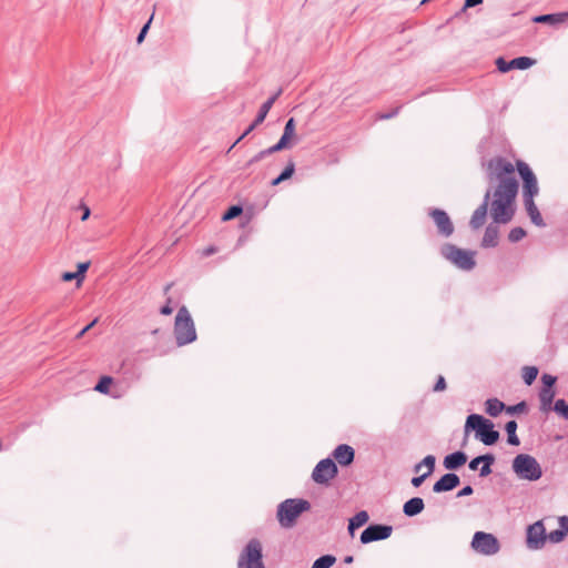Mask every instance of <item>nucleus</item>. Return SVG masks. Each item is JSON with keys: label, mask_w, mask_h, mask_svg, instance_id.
<instances>
[{"label": "nucleus", "mask_w": 568, "mask_h": 568, "mask_svg": "<svg viewBox=\"0 0 568 568\" xmlns=\"http://www.w3.org/2000/svg\"><path fill=\"white\" fill-rule=\"evenodd\" d=\"M517 193L518 181L516 179H505L497 184L494 191L487 190L481 204L470 217L469 226L473 230H478L485 224L489 205L494 223H509L515 215L514 202Z\"/></svg>", "instance_id": "obj_1"}, {"label": "nucleus", "mask_w": 568, "mask_h": 568, "mask_svg": "<svg viewBox=\"0 0 568 568\" xmlns=\"http://www.w3.org/2000/svg\"><path fill=\"white\" fill-rule=\"evenodd\" d=\"M311 509V503L302 498H287L277 506L276 517L283 528L295 526L297 518Z\"/></svg>", "instance_id": "obj_2"}, {"label": "nucleus", "mask_w": 568, "mask_h": 568, "mask_svg": "<svg viewBox=\"0 0 568 568\" xmlns=\"http://www.w3.org/2000/svg\"><path fill=\"white\" fill-rule=\"evenodd\" d=\"M174 336L179 346H184L196 339L194 322L185 306H182L175 316Z\"/></svg>", "instance_id": "obj_3"}, {"label": "nucleus", "mask_w": 568, "mask_h": 568, "mask_svg": "<svg viewBox=\"0 0 568 568\" xmlns=\"http://www.w3.org/2000/svg\"><path fill=\"white\" fill-rule=\"evenodd\" d=\"M440 255L464 271H470L476 265L475 252L459 248L452 243H445L440 246Z\"/></svg>", "instance_id": "obj_4"}, {"label": "nucleus", "mask_w": 568, "mask_h": 568, "mask_svg": "<svg viewBox=\"0 0 568 568\" xmlns=\"http://www.w3.org/2000/svg\"><path fill=\"white\" fill-rule=\"evenodd\" d=\"M513 470L520 478L536 481L542 476V469L537 459L528 454H518L513 460Z\"/></svg>", "instance_id": "obj_5"}, {"label": "nucleus", "mask_w": 568, "mask_h": 568, "mask_svg": "<svg viewBox=\"0 0 568 568\" xmlns=\"http://www.w3.org/2000/svg\"><path fill=\"white\" fill-rule=\"evenodd\" d=\"M237 568H265L263 562V547L258 539L252 538L241 551Z\"/></svg>", "instance_id": "obj_6"}, {"label": "nucleus", "mask_w": 568, "mask_h": 568, "mask_svg": "<svg viewBox=\"0 0 568 568\" xmlns=\"http://www.w3.org/2000/svg\"><path fill=\"white\" fill-rule=\"evenodd\" d=\"M515 166L503 156L490 159L487 163V175L489 181L497 180L500 183L505 179H516L513 173Z\"/></svg>", "instance_id": "obj_7"}, {"label": "nucleus", "mask_w": 568, "mask_h": 568, "mask_svg": "<svg viewBox=\"0 0 568 568\" xmlns=\"http://www.w3.org/2000/svg\"><path fill=\"white\" fill-rule=\"evenodd\" d=\"M471 547L479 554L490 556L498 552L499 542L494 535L484 531H477L473 537Z\"/></svg>", "instance_id": "obj_8"}, {"label": "nucleus", "mask_w": 568, "mask_h": 568, "mask_svg": "<svg viewBox=\"0 0 568 568\" xmlns=\"http://www.w3.org/2000/svg\"><path fill=\"white\" fill-rule=\"evenodd\" d=\"M338 473L332 458H324L317 463L312 473V479L320 485H327Z\"/></svg>", "instance_id": "obj_9"}, {"label": "nucleus", "mask_w": 568, "mask_h": 568, "mask_svg": "<svg viewBox=\"0 0 568 568\" xmlns=\"http://www.w3.org/2000/svg\"><path fill=\"white\" fill-rule=\"evenodd\" d=\"M393 527L383 524H372L361 534V542L366 545L373 541L384 540L390 537Z\"/></svg>", "instance_id": "obj_10"}, {"label": "nucleus", "mask_w": 568, "mask_h": 568, "mask_svg": "<svg viewBox=\"0 0 568 568\" xmlns=\"http://www.w3.org/2000/svg\"><path fill=\"white\" fill-rule=\"evenodd\" d=\"M428 215L433 219L439 235L449 237L454 233V224L446 211L434 207L428 210Z\"/></svg>", "instance_id": "obj_11"}, {"label": "nucleus", "mask_w": 568, "mask_h": 568, "mask_svg": "<svg viewBox=\"0 0 568 568\" xmlns=\"http://www.w3.org/2000/svg\"><path fill=\"white\" fill-rule=\"evenodd\" d=\"M547 534L541 520L529 525L527 528V547L529 549H541L545 546Z\"/></svg>", "instance_id": "obj_12"}, {"label": "nucleus", "mask_w": 568, "mask_h": 568, "mask_svg": "<svg viewBox=\"0 0 568 568\" xmlns=\"http://www.w3.org/2000/svg\"><path fill=\"white\" fill-rule=\"evenodd\" d=\"M557 378L549 374H544L541 376L542 387L539 392V400H540V408L542 410H549L551 408V404L555 397V390L554 385L556 383Z\"/></svg>", "instance_id": "obj_13"}, {"label": "nucleus", "mask_w": 568, "mask_h": 568, "mask_svg": "<svg viewBox=\"0 0 568 568\" xmlns=\"http://www.w3.org/2000/svg\"><path fill=\"white\" fill-rule=\"evenodd\" d=\"M535 62L536 61L529 57H518L510 61H506L503 57H499L495 63L499 72L506 73L514 69L527 70L534 65Z\"/></svg>", "instance_id": "obj_14"}, {"label": "nucleus", "mask_w": 568, "mask_h": 568, "mask_svg": "<svg viewBox=\"0 0 568 568\" xmlns=\"http://www.w3.org/2000/svg\"><path fill=\"white\" fill-rule=\"evenodd\" d=\"M460 479L455 473H447L443 475L433 486V491L436 494L450 491L459 486Z\"/></svg>", "instance_id": "obj_15"}, {"label": "nucleus", "mask_w": 568, "mask_h": 568, "mask_svg": "<svg viewBox=\"0 0 568 568\" xmlns=\"http://www.w3.org/2000/svg\"><path fill=\"white\" fill-rule=\"evenodd\" d=\"M332 455L341 466H348L354 462L355 450L347 444H341L333 450Z\"/></svg>", "instance_id": "obj_16"}, {"label": "nucleus", "mask_w": 568, "mask_h": 568, "mask_svg": "<svg viewBox=\"0 0 568 568\" xmlns=\"http://www.w3.org/2000/svg\"><path fill=\"white\" fill-rule=\"evenodd\" d=\"M487 423H489V419L484 416L470 414L466 419L465 432L467 434L469 430H474L476 438H479V434H481L484 427H487Z\"/></svg>", "instance_id": "obj_17"}, {"label": "nucleus", "mask_w": 568, "mask_h": 568, "mask_svg": "<svg viewBox=\"0 0 568 568\" xmlns=\"http://www.w3.org/2000/svg\"><path fill=\"white\" fill-rule=\"evenodd\" d=\"M499 240V227L498 224L494 223V221L488 224L485 230L481 246L484 248L496 247L498 245Z\"/></svg>", "instance_id": "obj_18"}, {"label": "nucleus", "mask_w": 568, "mask_h": 568, "mask_svg": "<svg viewBox=\"0 0 568 568\" xmlns=\"http://www.w3.org/2000/svg\"><path fill=\"white\" fill-rule=\"evenodd\" d=\"M467 462V455L462 452V450H457V452H454L449 455H447L445 458H444V467L448 470H455V469H458L459 467H462L464 464H466Z\"/></svg>", "instance_id": "obj_19"}, {"label": "nucleus", "mask_w": 568, "mask_h": 568, "mask_svg": "<svg viewBox=\"0 0 568 568\" xmlns=\"http://www.w3.org/2000/svg\"><path fill=\"white\" fill-rule=\"evenodd\" d=\"M425 508L423 498L413 497L408 499L403 506V513L407 517H414L420 514Z\"/></svg>", "instance_id": "obj_20"}, {"label": "nucleus", "mask_w": 568, "mask_h": 568, "mask_svg": "<svg viewBox=\"0 0 568 568\" xmlns=\"http://www.w3.org/2000/svg\"><path fill=\"white\" fill-rule=\"evenodd\" d=\"M568 535V517L561 516L559 518V528L550 531L547 535V539L554 544L562 541Z\"/></svg>", "instance_id": "obj_21"}, {"label": "nucleus", "mask_w": 568, "mask_h": 568, "mask_svg": "<svg viewBox=\"0 0 568 568\" xmlns=\"http://www.w3.org/2000/svg\"><path fill=\"white\" fill-rule=\"evenodd\" d=\"M494 427V423L489 419V423H487V427H484L481 434H479L478 439L484 445L491 446L498 442L499 432H497Z\"/></svg>", "instance_id": "obj_22"}, {"label": "nucleus", "mask_w": 568, "mask_h": 568, "mask_svg": "<svg viewBox=\"0 0 568 568\" xmlns=\"http://www.w3.org/2000/svg\"><path fill=\"white\" fill-rule=\"evenodd\" d=\"M524 204L527 211V214L529 215L531 222L539 227L545 226V222L542 220V216L537 207V205L534 202V199H525Z\"/></svg>", "instance_id": "obj_23"}, {"label": "nucleus", "mask_w": 568, "mask_h": 568, "mask_svg": "<svg viewBox=\"0 0 568 568\" xmlns=\"http://www.w3.org/2000/svg\"><path fill=\"white\" fill-rule=\"evenodd\" d=\"M369 519V516L366 510H361L356 513L352 518L348 520V532L353 536L354 531L358 529L359 527L364 526Z\"/></svg>", "instance_id": "obj_24"}, {"label": "nucleus", "mask_w": 568, "mask_h": 568, "mask_svg": "<svg viewBox=\"0 0 568 568\" xmlns=\"http://www.w3.org/2000/svg\"><path fill=\"white\" fill-rule=\"evenodd\" d=\"M505 408L506 405L498 398H488L485 402V410L491 417L498 416Z\"/></svg>", "instance_id": "obj_25"}, {"label": "nucleus", "mask_w": 568, "mask_h": 568, "mask_svg": "<svg viewBox=\"0 0 568 568\" xmlns=\"http://www.w3.org/2000/svg\"><path fill=\"white\" fill-rule=\"evenodd\" d=\"M524 190H523V197L525 199H534L535 195L538 194V184L536 176L523 182Z\"/></svg>", "instance_id": "obj_26"}, {"label": "nucleus", "mask_w": 568, "mask_h": 568, "mask_svg": "<svg viewBox=\"0 0 568 568\" xmlns=\"http://www.w3.org/2000/svg\"><path fill=\"white\" fill-rule=\"evenodd\" d=\"M517 427L518 425L516 420H509L505 425V430L507 433V442L511 446H518L520 444V440L516 434Z\"/></svg>", "instance_id": "obj_27"}, {"label": "nucleus", "mask_w": 568, "mask_h": 568, "mask_svg": "<svg viewBox=\"0 0 568 568\" xmlns=\"http://www.w3.org/2000/svg\"><path fill=\"white\" fill-rule=\"evenodd\" d=\"M335 562V556L323 555L313 562L312 568H331Z\"/></svg>", "instance_id": "obj_28"}, {"label": "nucleus", "mask_w": 568, "mask_h": 568, "mask_svg": "<svg viewBox=\"0 0 568 568\" xmlns=\"http://www.w3.org/2000/svg\"><path fill=\"white\" fill-rule=\"evenodd\" d=\"M538 375V368L536 366H524L523 367V379L526 385H531Z\"/></svg>", "instance_id": "obj_29"}, {"label": "nucleus", "mask_w": 568, "mask_h": 568, "mask_svg": "<svg viewBox=\"0 0 568 568\" xmlns=\"http://www.w3.org/2000/svg\"><path fill=\"white\" fill-rule=\"evenodd\" d=\"M495 463V456L493 454H486V458L483 463V466L479 469L480 477H487L491 474V465Z\"/></svg>", "instance_id": "obj_30"}, {"label": "nucleus", "mask_w": 568, "mask_h": 568, "mask_svg": "<svg viewBox=\"0 0 568 568\" xmlns=\"http://www.w3.org/2000/svg\"><path fill=\"white\" fill-rule=\"evenodd\" d=\"M113 378L111 376H102L97 385L94 386V390L101 394H108L110 385L112 384Z\"/></svg>", "instance_id": "obj_31"}, {"label": "nucleus", "mask_w": 568, "mask_h": 568, "mask_svg": "<svg viewBox=\"0 0 568 568\" xmlns=\"http://www.w3.org/2000/svg\"><path fill=\"white\" fill-rule=\"evenodd\" d=\"M517 170H518V173L520 174L521 179H523V182L531 179L535 176L534 172L531 171V169L529 168V165L523 161H518L517 162Z\"/></svg>", "instance_id": "obj_32"}, {"label": "nucleus", "mask_w": 568, "mask_h": 568, "mask_svg": "<svg viewBox=\"0 0 568 568\" xmlns=\"http://www.w3.org/2000/svg\"><path fill=\"white\" fill-rule=\"evenodd\" d=\"M291 139H292V136L282 134L278 142L276 144H274L273 146H270L271 151L273 153H275V152L282 151L284 149L291 148V144H290Z\"/></svg>", "instance_id": "obj_33"}, {"label": "nucleus", "mask_w": 568, "mask_h": 568, "mask_svg": "<svg viewBox=\"0 0 568 568\" xmlns=\"http://www.w3.org/2000/svg\"><path fill=\"white\" fill-rule=\"evenodd\" d=\"M242 212H243V207L241 205H232L224 212L222 220L223 221L233 220V219L237 217L239 215H241Z\"/></svg>", "instance_id": "obj_34"}, {"label": "nucleus", "mask_w": 568, "mask_h": 568, "mask_svg": "<svg viewBox=\"0 0 568 568\" xmlns=\"http://www.w3.org/2000/svg\"><path fill=\"white\" fill-rule=\"evenodd\" d=\"M272 106L273 105H271V101H265L261 105V108H260V110L257 112V115H256V118L254 120L255 124H261L265 120V118H266L267 113L270 112V110L272 109Z\"/></svg>", "instance_id": "obj_35"}, {"label": "nucleus", "mask_w": 568, "mask_h": 568, "mask_svg": "<svg viewBox=\"0 0 568 568\" xmlns=\"http://www.w3.org/2000/svg\"><path fill=\"white\" fill-rule=\"evenodd\" d=\"M525 236H526V231L520 226H516L510 230V232L508 234V240L511 243H517V242L521 241Z\"/></svg>", "instance_id": "obj_36"}, {"label": "nucleus", "mask_w": 568, "mask_h": 568, "mask_svg": "<svg viewBox=\"0 0 568 568\" xmlns=\"http://www.w3.org/2000/svg\"><path fill=\"white\" fill-rule=\"evenodd\" d=\"M554 410L568 420V404L565 399H557L554 405Z\"/></svg>", "instance_id": "obj_37"}, {"label": "nucleus", "mask_w": 568, "mask_h": 568, "mask_svg": "<svg viewBox=\"0 0 568 568\" xmlns=\"http://www.w3.org/2000/svg\"><path fill=\"white\" fill-rule=\"evenodd\" d=\"M505 410L507 414H510V415L524 413L527 410V404H526V402L523 400V402L517 403L516 405L506 406Z\"/></svg>", "instance_id": "obj_38"}, {"label": "nucleus", "mask_w": 568, "mask_h": 568, "mask_svg": "<svg viewBox=\"0 0 568 568\" xmlns=\"http://www.w3.org/2000/svg\"><path fill=\"white\" fill-rule=\"evenodd\" d=\"M271 154H273V152L271 151L270 148L262 150L248 160V162L246 163V166H251L254 163L260 162L261 160H263L264 158H266L267 155H271Z\"/></svg>", "instance_id": "obj_39"}, {"label": "nucleus", "mask_w": 568, "mask_h": 568, "mask_svg": "<svg viewBox=\"0 0 568 568\" xmlns=\"http://www.w3.org/2000/svg\"><path fill=\"white\" fill-rule=\"evenodd\" d=\"M295 172V163L290 160L285 169L280 174V180L286 181L288 180Z\"/></svg>", "instance_id": "obj_40"}, {"label": "nucleus", "mask_w": 568, "mask_h": 568, "mask_svg": "<svg viewBox=\"0 0 568 568\" xmlns=\"http://www.w3.org/2000/svg\"><path fill=\"white\" fill-rule=\"evenodd\" d=\"M561 14L550 13V14H541L536 17L535 22H558L561 21Z\"/></svg>", "instance_id": "obj_41"}, {"label": "nucleus", "mask_w": 568, "mask_h": 568, "mask_svg": "<svg viewBox=\"0 0 568 568\" xmlns=\"http://www.w3.org/2000/svg\"><path fill=\"white\" fill-rule=\"evenodd\" d=\"M420 463L423 466H426L428 468L426 473H429L430 475L434 470L436 458L433 455H427Z\"/></svg>", "instance_id": "obj_42"}, {"label": "nucleus", "mask_w": 568, "mask_h": 568, "mask_svg": "<svg viewBox=\"0 0 568 568\" xmlns=\"http://www.w3.org/2000/svg\"><path fill=\"white\" fill-rule=\"evenodd\" d=\"M283 134L290 135L292 138L294 136V134H295V120H294V118H290L286 121Z\"/></svg>", "instance_id": "obj_43"}, {"label": "nucleus", "mask_w": 568, "mask_h": 568, "mask_svg": "<svg viewBox=\"0 0 568 568\" xmlns=\"http://www.w3.org/2000/svg\"><path fill=\"white\" fill-rule=\"evenodd\" d=\"M400 109H402V105H398V106H396V108L392 109V110H390L389 112H387V113H379V114L377 115V119H378V120H388V119H393V118H395V116L399 113Z\"/></svg>", "instance_id": "obj_44"}, {"label": "nucleus", "mask_w": 568, "mask_h": 568, "mask_svg": "<svg viewBox=\"0 0 568 568\" xmlns=\"http://www.w3.org/2000/svg\"><path fill=\"white\" fill-rule=\"evenodd\" d=\"M486 458V454L485 455H480V456H477L475 458H473L469 464H468V467L470 470H477L478 469V466L479 464L484 463Z\"/></svg>", "instance_id": "obj_45"}, {"label": "nucleus", "mask_w": 568, "mask_h": 568, "mask_svg": "<svg viewBox=\"0 0 568 568\" xmlns=\"http://www.w3.org/2000/svg\"><path fill=\"white\" fill-rule=\"evenodd\" d=\"M151 21H152V17L149 19V21L140 30V32L138 34V38H136V42L138 43H141L143 41V39L145 38V34H146V32H148V30L150 28Z\"/></svg>", "instance_id": "obj_46"}, {"label": "nucleus", "mask_w": 568, "mask_h": 568, "mask_svg": "<svg viewBox=\"0 0 568 568\" xmlns=\"http://www.w3.org/2000/svg\"><path fill=\"white\" fill-rule=\"evenodd\" d=\"M258 124H255V121L243 132V134L233 143L229 151H231L241 140H243L246 135H248Z\"/></svg>", "instance_id": "obj_47"}, {"label": "nucleus", "mask_w": 568, "mask_h": 568, "mask_svg": "<svg viewBox=\"0 0 568 568\" xmlns=\"http://www.w3.org/2000/svg\"><path fill=\"white\" fill-rule=\"evenodd\" d=\"M62 280L64 282H70L72 280H77L78 282L82 281L81 276L78 275V272H65L62 274Z\"/></svg>", "instance_id": "obj_48"}, {"label": "nucleus", "mask_w": 568, "mask_h": 568, "mask_svg": "<svg viewBox=\"0 0 568 568\" xmlns=\"http://www.w3.org/2000/svg\"><path fill=\"white\" fill-rule=\"evenodd\" d=\"M445 389H446V381H445V378L442 375H439L437 381H436V383H435V385H434L433 390L434 392H443Z\"/></svg>", "instance_id": "obj_49"}, {"label": "nucleus", "mask_w": 568, "mask_h": 568, "mask_svg": "<svg viewBox=\"0 0 568 568\" xmlns=\"http://www.w3.org/2000/svg\"><path fill=\"white\" fill-rule=\"evenodd\" d=\"M429 476V473H424L423 475L420 476H416V477H413L410 483L414 487H419L424 480Z\"/></svg>", "instance_id": "obj_50"}, {"label": "nucleus", "mask_w": 568, "mask_h": 568, "mask_svg": "<svg viewBox=\"0 0 568 568\" xmlns=\"http://www.w3.org/2000/svg\"><path fill=\"white\" fill-rule=\"evenodd\" d=\"M89 266H90V262H83V263L78 264L77 272H78V275H80L82 280L84 278V274L88 271Z\"/></svg>", "instance_id": "obj_51"}, {"label": "nucleus", "mask_w": 568, "mask_h": 568, "mask_svg": "<svg viewBox=\"0 0 568 568\" xmlns=\"http://www.w3.org/2000/svg\"><path fill=\"white\" fill-rule=\"evenodd\" d=\"M173 312V307L171 306V298L169 297L168 298V302L165 305H163L161 308H160V313L162 315H171Z\"/></svg>", "instance_id": "obj_52"}, {"label": "nucleus", "mask_w": 568, "mask_h": 568, "mask_svg": "<svg viewBox=\"0 0 568 568\" xmlns=\"http://www.w3.org/2000/svg\"><path fill=\"white\" fill-rule=\"evenodd\" d=\"M98 322V318H94L92 322H90L87 326H84L78 334L77 338H81L88 331H90Z\"/></svg>", "instance_id": "obj_53"}, {"label": "nucleus", "mask_w": 568, "mask_h": 568, "mask_svg": "<svg viewBox=\"0 0 568 568\" xmlns=\"http://www.w3.org/2000/svg\"><path fill=\"white\" fill-rule=\"evenodd\" d=\"M473 493H474L473 487H471L470 485H467V486L463 487V488L457 493V497L470 496Z\"/></svg>", "instance_id": "obj_54"}, {"label": "nucleus", "mask_w": 568, "mask_h": 568, "mask_svg": "<svg viewBox=\"0 0 568 568\" xmlns=\"http://www.w3.org/2000/svg\"><path fill=\"white\" fill-rule=\"evenodd\" d=\"M483 1L484 0H465L464 6H463V10H467L469 8L479 6V4L483 3Z\"/></svg>", "instance_id": "obj_55"}, {"label": "nucleus", "mask_w": 568, "mask_h": 568, "mask_svg": "<svg viewBox=\"0 0 568 568\" xmlns=\"http://www.w3.org/2000/svg\"><path fill=\"white\" fill-rule=\"evenodd\" d=\"M80 209L83 211V214L81 216V221H87L89 219L90 214H91L90 207L82 203L80 205Z\"/></svg>", "instance_id": "obj_56"}, {"label": "nucleus", "mask_w": 568, "mask_h": 568, "mask_svg": "<svg viewBox=\"0 0 568 568\" xmlns=\"http://www.w3.org/2000/svg\"><path fill=\"white\" fill-rule=\"evenodd\" d=\"M283 90L280 88L272 97H270L266 101H271V105L275 103L278 97L282 94Z\"/></svg>", "instance_id": "obj_57"}, {"label": "nucleus", "mask_w": 568, "mask_h": 568, "mask_svg": "<svg viewBox=\"0 0 568 568\" xmlns=\"http://www.w3.org/2000/svg\"><path fill=\"white\" fill-rule=\"evenodd\" d=\"M215 251H216V250H215V247L210 246V247H207V248L204 251V255H206V256H207V255H211V254L215 253Z\"/></svg>", "instance_id": "obj_58"}, {"label": "nucleus", "mask_w": 568, "mask_h": 568, "mask_svg": "<svg viewBox=\"0 0 568 568\" xmlns=\"http://www.w3.org/2000/svg\"><path fill=\"white\" fill-rule=\"evenodd\" d=\"M284 182L283 180H280V175L277 178H275L274 180H272L271 182V185L273 186H276L278 185L280 183Z\"/></svg>", "instance_id": "obj_59"}, {"label": "nucleus", "mask_w": 568, "mask_h": 568, "mask_svg": "<svg viewBox=\"0 0 568 568\" xmlns=\"http://www.w3.org/2000/svg\"><path fill=\"white\" fill-rule=\"evenodd\" d=\"M343 561H344V564L349 565L354 561V557L351 555L346 556Z\"/></svg>", "instance_id": "obj_60"}, {"label": "nucleus", "mask_w": 568, "mask_h": 568, "mask_svg": "<svg viewBox=\"0 0 568 568\" xmlns=\"http://www.w3.org/2000/svg\"><path fill=\"white\" fill-rule=\"evenodd\" d=\"M422 466H423L422 463L416 464L415 467H414V470L416 473L419 471Z\"/></svg>", "instance_id": "obj_61"}, {"label": "nucleus", "mask_w": 568, "mask_h": 568, "mask_svg": "<svg viewBox=\"0 0 568 568\" xmlns=\"http://www.w3.org/2000/svg\"><path fill=\"white\" fill-rule=\"evenodd\" d=\"M172 285H173V284H172V283H170V284H168V285L164 287V293H165V294L171 290Z\"/></svg>", "instance_id": "obj_62"}, {"label": "nucleus", "mask_w": 568, "mask_h": 568, "mask_svg": "<svg viewBox=\"0 0 568 568\" xmlns=\"http://www.w3.org/2000/svg\"><path fill=\"white\" fill-rule=\"evenodd\" d=\"M465 11L466 10H463V8H462L460 11L455 14V17H458L460 13H464Z\"/></svg>", "instance_id": "obj_63"}, {"label": "nucleus", "mask_w": 568, "mask_h": 568, "mask_svg": "<svg viewBox=\"0 0 568 568\" xmlns=\"http://www.w3.org/2000/svg\"><path fill=\"white\" fill-rule=\"evenodd\" d=\"M562 16H566V17H568V12L564 13Z\"/></svg>", "instance_id": "obj_64"}]
</instances>
